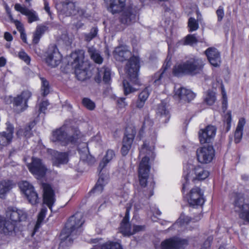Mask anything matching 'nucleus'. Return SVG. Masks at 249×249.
Listing matches in <instances>:
<instances>
[{
	"label": "nucleus",
	"mask_w": 249,
	"mask_h": 249,
	"mask_svg": "<svg viewBox=\"0 0 249 249\" xmlns=\"http://www.w3.org/2000/svg\"><path fill=\"white\" fill-rule=\"evenodd\" d=\"M153 150L147 143H144L140 150L139 155L142 158L138 168L139 180L141 188L136 194V197L141 202L147 200L153 195L154 186L150 185L149 188L146 187L150 169L149 159L153 157Z\"/></svg>",
	"instance_id": "nucleus-1"
},
{
	"label": "nucleus",
	"mask_w": 249,
	"mask_h": 249,
	"mask_svg": "<svg viewBox=\"0 0 249 249\" xmlns=\"http://www.w3.org/2000/svg\"><path fill=\"white\" fill-rule=\"evenodd\" d=\"M204 65L202 59L197 57L190 58L183 63L175 66L173 73L177 76L182 74L195 75L202 71Z\"/></svg>",
	"instance_id": "nucleus-2"
},
{
	"label": "nucleus",
	"mask_w": 249,
	"mask_h": 249,
	"mask_svg": "<svg viewBox=\"0 0 249 249\" xmlns=\"http://www.w3.org/2000/svg\"><path fill=\"white\" fill-rule=\"evenodd\" d=\"M83 214L80 213H77L71 216L66 224L65 228L62 230L61 236L62 241L60 243L59 249L65 244L66 240L70 236H73L78 231V229L84 223L83 219Z\"/></svg>",
	"instance_id": "nucleus-3"
},
{
	"label": "nucleus",
	"mask_w": 249,
	"mask_h": 249,
	"mask_svg": "<svg viewBox=\"0 0 249 249\" xmlns=\"http://www.w3.org/2000/svg\"><path fill=\"white\" fill-rule=\"evenodd\" d=\"M82 134L79 129L74 128L73 134L67 137V134L63 127L60 128L52 133L51 140L54 142H59L62 145H66L69 143H74L80 139Z\"/></svg>",
	"instance_id": "nucleus-4"
},
{
	"label": "nucleus",
	"mask_w": 249,
	"mask_h": 249,
	"mask_svg": "<svg viewBox=\"0 0 249 249\" xmlns=\"http://www.w3.org/2000/svg\"><path fill=\"white\" fill-rule=\"evenodd\" d=\"M61 13L67 17H75L76 18L85 17L86 14L84 9L70 0H65L62 2Z\"/></svg>",
	"instance_id": "nucleus-5"
},
{
	"label": "nucleus",
	"mask_w": 249,
	"mask_h": 249,
	"mask_svg": "<svg viewBox=\"0 0 249 249\" xmlns=\"http://www.w3.org/2000/svg\"><path fill=\"white\" fill-rule=\"evenodd\" d=\"M140 60L136 56H132L128 61L125 70L129 76L130 80L135 85H140L138 78V72L140 68Z\"/></svg>",
	"instance_id": "nucleus-6"
},
{
	"label": "nucleus",
	"mask_w": 249,
	"mask_h": 249,
	"mask_svg": "<svg viewBox=\"0 0 249 249\" xmlns=\"http://www.w3.org/2000/svg\"><path fill=\"white\" fill-rule=\"evenodd\" d=\"M72 67L75 69V73L77 79L83 81L87 78V71L89 67L88 62L84 61V56H77L72 63Z\"/></svg>",
	"instance_id": "nucleus-7"
},
{
	"label": "nucleus",
	"mask_w": 249,
	"mask_h": 249,
	"mask_svg": "<svg viewBox=\"0 0 249 249\" xmlns=\"http://www.w3.org/2000/svg\"><path fill=\"white\" fill-rule=\"evenodd\" d=\"M18 186L31 204L35 205L39 202L38 195L31 184L26 181H22L18 183Z\"/></svg>",
	"instance_id": "nucleus-8"
},
{
	"label": "nucleus",
	"mask_w": 249,
	"mask_h": 249,
	"mask_svg": "<svg viewBox=\"0 0 249 249\" xmlns=\"http://www.w3.org/2000/svg\"><path fill=\"white\" fill-rule=\"evenodd\" d=\"M214 155V149L211 145L202 146L196 150L197 160L201 163L207 164L211 162Z\"/></svg>",
	"instance_id": "nucleus-9"
},
{
	"label": "nucleus",
	"mask_w": 249,
	"mask_h": 249,
	"mask_svg": "<svg viewBox=\"0 0 249 249\" xmlns=\"http://www.w3.org/2000/svg\"><path fill=\"white\" fill-rule=\"evenodd\" d=\"M62 56L56 46H49L46 53L45 61L47 64L51 67H55L60 63Z\"/></svg>",
	"instance_id": "nucleus-10"
},
{
	"label": "nucleus",
	"mask_w": 249,
	"mask_h": 249,
	"mask_svg": "<svg viewBox=\"0 0 249 249\" xmlns=\"http://www.w3.org/2000/svg\"><path fill=\"white\" fill-rule=\"evenodd\" d=\"M31 96L32 93L30 91L25 90L14 99V107L16 112L20 113L27 107V102Z\"/></svg>",
	"instance_id": "nucleus-11"
},
{
	"label": "nucleus",
	"mask_w": 249,
	"mask_h": 249,
	"mask_svg": "<svg viewBox=\"0 0 249 249\" xmlns=\"http://www.w3.org/2000/svg\"><path fill=\"white\" fill-rule=\"evenodd\" d=\"M192 175L194 174L195 176L191 177L190 173H187L186 175H184V178L185 180V182L183 184L182 190L184 191L187 188L188 183V181L190 179L194 180L195 179L197 180H203L206 178L209 175V173L208 171L204 169L202 167L200 166H196L194 168L192 171Z\"/></svg>",
	"instance_id": "nucleus-12"
},
{
	"label": "nucleus",
	"mask_w": 249,
	"mask_h": 249,
	"mask_svg": "<svg viewBox=\"0 0 249 249\" xmlns=\"http://www.w3.org/2000/svg\"><path fill=\"white\" fill-rule=\"evenodd\" d=\"M27 166L30 172L37 178L43 177L46 174L47 168L38 158H33L31 163L28 164Z\"/></svg>",
	"instance_id": "nucleus-13"
},
{
	"label": "nucleus",
	"mask_w": 249,
	"mask_h": 249,
	"mask_svg": "<svg viewBox=\"0 0 249 249\" xmlns=\"http://www.w3.org/2000/svg\"><path fill=\"white\" fill-rule=\"evenodd\" d=\"M187 245V240L173 237L162 241L160 245V249H182Z\"/></svg>",
	"instance_id": "nucleus-14"
},
{
	"label": "nucleus",
	"mask_w": 249,
	"mask_h": 249,
	"mask_svg": "<svg viewBox=\"0 0 249 249\" xmlns=\"http://www.w3.org/2000/svg\"><path fill=\"white\" fill-rule=\"evenodd\" d=\"M5 130L0 132V147H6L10 145L14 139V127L10 122L6 123Z\"/></svg>",
	"instance_id": "nucleus-15"
},
{
	"label": "nucleus",
	"mask_w": 249,
	"mask_h": 249,
	"mask_svg": "<svg viewBox=\"0 0 249 249\" xmlns=\"http://www.w3.org/2000/svg\"><path fill=\"white\" fill-rule=\"evenodd\" d=\"M27 217V214L23 210L9 208L6 212L5 218L15 224L18 222L25 221Z\"/></svg>",
	"instance_id": "nucleus-16"
},
{
	"label": "nucleus",
	"mask_w": 249,
	"mask_h": 249,
	"mask_svg": "<svg viewBox=\"0 0 249 249\" xmlns=\"http://www.w3.org/2000/svg\"><path fill=\"white\" fill-rule=\"evenodd\" d=\"M188 201L189 204L193 207L202 206L205 201L203 193L199 187L193 188L190 192Z\"/></svg>",
	"instance_id": "nucleus-17"
},
{
	"label": "nucleus",
	"mask_w": 249,
	"mask_h": 249,
	"mask_svg": "<svg viewBox=\"0 0 249 249\" xmlns=\"http://www.w3.org/2000/svg\"><path fill=\"white\" fill-rule=\"evenodd\" d=\"M136 134V132L133 129H127L125 130L123 140V146L121 152L123 156H125L128 153L131 147L132 143Z\"/></svg>",
	"instance_id": "nucleus-18"
},
{
	"label": "nucleus",
	"mask_w": 249,
	"mask_h": 249,
	"mask_svg": "<svg viewBox=\"0 0 249 249\" xmlns=\"http://www.w3.org/2000/svg\"><path fill=\"white\" fill-rule=\"evenodd\" d=\"M216 128L213 125H208L205 129L200 130L199 139L201 143H209L214 138Z\"/></svg>",
	"instance_id": "nucleus-19"
},
{
	"label": "nucleus",
	"mask_w": 249,
	"mask_h": 249,
	"mask_svg": "<svg viewBox=\"0 0 249 249\" xmlns=\"http://www.w3.org/2000/svg\"><path fill=\"white\" fill-rule=\"evenodd\" d=\"M43 190V201L49 209L52 210V207L55 201V194L51 186L46 183L42 184Z\"/></svg>",
	"instance_id": "nucleus-20"
},
{
	"label": "nucleus",
	"mask_w": 249,
	"mask_h": 249,
	"mask_svg": "<svg viewBox=\"0 0 249 249\" xmlns=\"http://www.w3.org/2000/svg\"><path fill=\"white\" fill-rule=\"evenodd\" d=\"M16 224L6 218L0 217V233L7 236L15 235Z\"/></svg>",
	"instance_id": "nucleus-21"
},
{
	"label": "nucleus",
	"mask_w": 249,
	"mask_h": 249,
	"mask_svg": "<svg viewBox=\"0 0 249 249\" xmlns=\"http://www.w3.org/2000/svg\"><path fill=\"white\" fill-rule=\"evenodd\" d=\"M175 98L182 103L189 102L194 99L195 94L191 90L183 87H179L177 89L175 87Z\"/></svg>",
	"instance_id": "nucleus-22"
},
{
	"label": "nucleus",
	"mask_w": 249,
	"mask_h": 249,
	"mask_svg": "<svg viewBox=\"0 0 249 249\" xmlns=\"http://www.w3.org/2000/svg\"><path fill=\"white\" fill-rule=\"evenodd\" d=\"M233 195L234 198L233 204L236 212L239 214L249 209V203L245 201L243 194L235 193Z\"/></svg>",
	"instance_id": "nucleus-23"
},
{
	"label": "nucleus",
	"mask_w": 249,
	"mask_h": 249,
	"mask_svg": "<svg viewBox=\"0 0 249 249\" xmlns=\"http://www.w3.org/2000/svg\"><path fill=\"white\" fill-rule=\"evenodd\" d=\"M15 9L27 17L28 22L31 23L33 22L37 21L39 20L37 13L33 9H29L25 7L21 6L19 3L15 5Z\"/></svg>",
	"instance_id": "nucleus-24"
},
{
	"label": "nucleus",
	"mask_w": 249,
	"mask_h": 249,
	"mask_svg": "<svg viewBox=\"0 0 249 249\" xmlns=\"http://www.w3.org/2000/svg\"><path fill=\"white\" fill-rule=\"evenodd\" d=\"M208 59L211 64L218 67L221 63L220 55L217 50L214 48H209L205 52Z\"/></svg>",
	"instance_id": "nucleus-25"
},
{
	"label": "nucleus",
	"mask_w": 249,
	"mask_h": 249,
	"mask_svg": "<svg viewBox=\"0 0 249 249\" xmlns=\"http://www.w3.org/2000/svg\"><path fill=\"white\" fill-rule=\"evenodd\" d=\"M108 5L107 10L112 14L121 12L124 9L126 0H106Z\"/></svg>",
	"instance_id": "nucleus-26"
},
{
	"label": "nucleus",
	"mask_w": 249,
	"mask_h": 249,
	"mask_svg": "<svg viewBox=\"0 0 249 249\" xmlns=\"http://www.w3.org/2000/svg\"><path fill=\"white\" fill-rule=\"evenodd\" d=\"M113 55L117 60L124 61L130 57L131 53L127 46H120L115 49Z\"/></svg>",
	"instance_id": "nucleus-27"
},
{
	"label": "nucleus",
	"mask_w": 249,
	"mask_h": 249,
	"mask_svg": "<svg viewBox=\"0 0 249 249\" xmlns=\"http://www.w3.org/2000/svg\"><path fill=\"white\" fill-rule=\"evenodd\" d=\"M120 17V22L124 24L130 25L136 18L135 12L130 8L124 9Z\"/></svg>",
	"instance_id": "nucleus-28"
},
{
	"label": "nucleus",
	"mask_w": 249,
	"mask_h": 249,
	"mask_svg": "<svg viewBox=\"0 0 249 249\" xmlns=\"http://www.w3.org/2000/svg\"><path fill=\"white\" fill-rule=\"evenodd\" d=\"M171 64L169 62H167L165 65L163 66V70L161 71H160L157 72L154 74L153 78V83L155 86L159 85L162 84L167 77V75L165 71L170 66Z\"/></svg>",
	"instance_id": "nucleus-29"
},
{
	"label": "nucleus",
	"mask_w": 249,
	"mask_h": 249,
	"mask_svg": "<svg viewBox=\"0 0 249 249\" xmlns=\"http://www.w3.org/2000/svg\"><path fill=\"white\" fill-rule=\"evenodd\" d=\"M110 70L108 68L103 67L98 70L97 75L95 77V80L97 83H100L102 79L106 83H108L111 79Z\"/></svg>",
	"instance_id": "nucleus-30"
},
{
	"label": "nucleus",
	"mask_w": 249,
	"mask_h": 249,
	"mask_svg": "<svg viewBox=\"0 0 249 249\" xmlns=\"http://www.w3.org/2000/svg\"><path fill=\"white\" fill-rule=\"evenodd\" d=\"M53 165L59 166L68 162V155L67 153L54 152L52 159Z\"/></svg>",
	"instance_id": "nucleus-31"
},
{
	"label": "nucleus",
	"mask_w": 249,
	"mask_h": 249,
	"mask_svg": "<svg viewBox=\"0 0 249 249\" xmlns=\"http://www.w3.org/2000/svg\"><path fill=\"white\" fill-rule=\"evenodd\" d=\"M115 152L111 149H108L105 155L104 156L101 161L100 162L98 170L100 171V173H101L102 170L107 166L115 158Z\"/></svg>",
	"instance_id": "nucleus-32"
},
{
	"label": "nucleus",
	"mask_w": 249,
	"mask_h": 249,
	"mask_svg": "<svg viewBox=\"0 0 249 249\" xmlns=\"http://www.w3.org/2000/svg\"><path fill=\"white\" fill-rule=\"evenodd\" d=\"M157 114L159 117L160 120L161 122L166 123L169 120L170 115L169 111L166 109L165 105L163 104L159 105Z\"/></svg>",
	"instance_id": "nucleus-33"
},
{
	"label": "nucleus",
	"mask_w": 249,
	"mask_h": 249,
	"mask_svg": "<svg viewBox=\"0 0 249 249\" xmlns=\"http://www.w3.org/2000/svg\"><path fill=\"white\" fill-rule=\"evenodd\" d=\"M245 123L244 118H241L238 122L234 134V141L236 143L239 142L242 138L243 130Z\"/></svg>",
	"instance_id": "nucleus-34"
},
{
	"label": "nucleus",
	"mask_w": 249,
	"mask_h": 249,
	"mask_svg": "<svg viewBox=\"0 0 249 249\" xmlns=\"http://www.w3.org/2000/svg\"><path fill=\"white\" fill-rule=\"evenodd\" d=\"M88 53L90 58L95 63L100 64L103 62V57L101 56L99 51L96 50L93 47H88Z\"/></svg>",
	"instance_id": "nucleus-35"
},
{
	"label": "nucleus",
	"mask_w": 249,
	"mask_h": 249,
	"mask_svg": "<svg viewBox=\"0 0 249 249\" xmlns=\"http://www.w3.org/2000/svg\"><path fill=\"white\" fill-rule=\"evenodd\" d=\"M100 177L98 181L94 187V188L92 190L93 193L99 194L101 193L104 189V186L107 183V177L106 176L105 177H102L101 173H99Z\"/></svg>",
	"instance_id": "nucleus-36"
},
{
	"label": "nucleus",
	"mask_w": 249,
	"mask_h": 249,
	"mask_svg": "<svg viewBox=\"0 0 249 249\" xmlns=\"http://www.w3.org/2000/svg\"><path fill=\"white\" fill-rule=\"evenodd\" d=\"M48 30V27L43 25L37 26L34 34L33 41L35 43H37L41 36Z\"/></svg>",
	"instance_id": "nucleus-37"
},
{
	"label": "nucleus",
	"mask_w": 249,
	"mask_h": 249,
	"mask_svg": "<svg viewBox=\"0 0 249 249\" xmlns=\"http://www.w3.org/2000/svg\"><path fill=\"white\" fill-rule=\"evenodd\" d=\"M78 150L80 154L81 160L85 161L87 160L89 157L88 155L89 150L88 148V144L86 142H83L79 144L78 146Z\"/></svg>",
	"instance_id": "nucleus-38"
},
{
	"label": "nucleus",
	"mask_w": 249,
	"mask_h": 249,
	"mask_svg": "<svg viewBox=\"0 0 249 249\" xmlns=\"http://www.w3.org/2000/svg\"><path fill=\"white\" fill-rule=\"evenodd\" d=\"M12 188L10 181H2L0 182V197L2 198L4 195Z\"/></svg>",
	"instance_id": "nucleus-39"
},
{
	"label": "nucleus",
	"mask_w": 249,
	"mask_h": 249,
	"mask_svg": "<svg viewBox=\"0 0 249 249\" xmlns=\"http://www.w3.org/2000/svg\"><path fill=\"white\" fill-rule=\"evenodd\" d=\"M120 231L124 235H132L131 228L129 221H122L120 228Z\"/></svg>",
	"instance_id": "nucleus-40"
},
{
	"label": "nucleus",
	"mask_w": 249,
	"mask_h": 249,
	"mask_svg": "<svg viewBox=\"0 0 249 249\" xmlns=\"http://www.w3.org/2000/svg\"><path fill=\"white\" fill-rule=\"evenodd\" d=\"M216 100L215 94L214 92L208 90L204 99L205 102L208 105H213Z\"/></svg>",
	"instance_id": "nucleus-41"
},
{
	"label": "nucleus",
	"mask_w": 249,
	"mask_h": 249,
	"mask_svg": "<svg viewBox=\"0 0 249 249\" xmlns=\"http://www.w3.org/2000/svg\"><path fill=\"white\" fill-rule=\"evenodd\" d=\"M41 91L42 95L45 96L50 92V85L49 82L44 78H41Z\"/></svg>",
	"instance_id": "nucleus-42"
},
{
	"label": "nucleus",
	"mask_w": 249,
	"mask_h": 249,
	"mask_svg": "<svg viewBox=\"0 0 249 249\" xmlns=\"http://www.w3.org/2000/svg\"><path fill=\"white\" fill-rule=\"evenodd\" d=\"M119 243L113 242H107L102 245L101 249H121Z\"/></svg>",
	"instance_id": "nucleus-43"
},
{
	"label": "nucleus",
	"mask_w": 249,
	"mask_h": 249,
	"mask_svg": "<svg viewBox=\"0 0 249 249\" xmlns=\"http://www.w3.org/2000/svg\"><path fill=\"white\" fill-rule=\"evenodd\" d=\"M123 84L125 95H127L136 90V89L131 86L126 80H124Z\"/></svg>",
	"instance_id": "nucleus-44"
},
{
	"label": "nucleus",
	"mask_w": 249,
	"mask_h": 249,
	"mask_svg": "<svg viewBox=\"0 0 249 249\" xmlns=\"http://www.w3.org/2000/svg\"><path fill=\"white\" fill-rule=\"evenodd\" d=\"M97 33L98 28L97 27L92 28L89 33L85 35V40L87 42H89L97 36Z\"/></svg>",
	"instance_id": "nucleus-45"
},
{
	"label": "nucleus",
	"mask_w": 249,
	"mask_h": 249,
	"mask_svg": "<svg viewBox=\"0 0 249 249\" xmlns=\"http://www.w3.org/2000/svg\"><path fill=\"white\" fill-rule=\"evenodd\" d=\"M188 26L190 32L196 31L199 27L197 21L193 18H190L188 20Z\"/></svg>",
	"instance_id": "nucleus-46"
},
{
	"label": "nucleus",
	"mask_w": 249,
	"mask_h": 249,
	"mask_svg": "<svg viewBox=\"0 0 249 249\" xmlns=\"http://www.w3.org/2000/svg\"><path fill=\"white\" fill-rule=\"evenodd\" d=\"M199 40L195 35H188L186 36L185 44L186 45H193L196 44Z\"/></svg>",
	"instance_id": "nucleus-47"
},
{
	"label": "nucleus",
	"mask_w": 249,
	"mask_h": 249,
	"mask_svg": "<svg viewBox=\"0 0 249 249\" xmlns=\"http://www.w3.org/2000/svg\"><path fill=\"white\" fill-rule=\"evenodd\" d=\"M47 211V208H43L41 209L40 213H39L38 215V218L36 222V225L35 229L38 228L39 227L40 224L42 222V221L44 220L46 213Z\"/></svg>",
	"instance_id": "nucleus-48"
},
{
	"label": "nucleus",
	"mask_w": 249,
	"mask_h": 249,
	"mask_svg": "<svg viewBox=\"0 0 249 249\" xmlns=\"http://www.w3.org/2000/svg\"><path fill=\"white\" fill-rule=\"evenodd\" d=\"M82 103L84 107L90 110H93L95 107V103L88 98H84L82 100Z\"/></svg>",
	"instance_id": "nucleus-49"
},
{
	"label": "nucleus",
	"mask_w": 249,
	"mask_h": 249,
	"mask_svg": "<svg viewBox=\"0 0 249 249\" xmlns=\"http://www.w3.org/2000/svg\"><path fill=\"white\" fill-rule=\"evenodd\" d=\"M192 219L191 218L188 216H185L184 214L182 213L177 222L175 223L174 225H178L179 223H180V225L187 224Z\"/></svg>",
	"instance_id": "nucleus-50"
},
{
	"label": "nucleus",
	"mask_w": 249,
	"mask_h": 249,
	"mask_svg": "<svg viewBox=\"0 0 249 249\" xmlns=\"http://www.w3.org/2000/svg\"><path fill=\"white\" fill-rule=\"evenodd\" d=\"M18 57L20 59L23 60L27 64H29L30 63L31 58L25 52L23 51L19 52Z\"/></svg>",
	"instance_id": "nucleus-51"
},
{
	"label": "nucleus",
	"mask_w": 249,
	"mask_h": 249,
	"mask_svg": "<svg viewBox=\"0 0 249 249\" xmlns=\"http://www.w3.org/2000/svg\"><path fill=\"white\" fill-rule=\"evenodd\" d=\"M149 95V90L148 88H145L140 93L138 98H139V99L140 100H143L145 102L147 99L148 98Z\"/></svg>",
	"instance_id": "nucleus-52"
},
{
	"label": "nucleus",
	"mask_w": 249,
	"mask_h": 249,
	"mask_svg": "<svg viewBox=\"0 0 249 249\" xmlns=\"http://www.w3.org/2000/svg\"><path fill=\"white\" fill-rule=\"evenodd\" d=\"M153 122L152 120L149 118V116H146L144 117L143 122L142 128L150 127L153 125Z\"/></svg>",
	"instance_id": "nucleus-53"
},
{
	"label": "nucleus",
	"mask_w": 249,
	"mask_h": 249,
	"mask_svg": "<svg viewBox=\"0 0 249 249\" xmlns=\"http://www.w3.org/2000/svg\"><path fill=\"white\" fill-rule=\"evenodd\" d=\"M213 240V237L211 236H209L203 243L200 249H210L211 243Z\"/></svg>",
	"instance_id": "nucleus-54"
},
{
	"label": "nucleus",
	"mask_w": 249,
	"mask_h": 249,
	"mask_svg": "<svg viewBox=\"0 0 249 249\" xmlns=\"http://www.w3.org/2000/svg\"><path fill=\"white\" fill-rule=\"evenodd\" d=\"M216 13L217 16L218 21H221L224 15L223 8L221 6H219L216 10Z\"/></svg>",
	"instance_id": "nucleus-55"
},
{
	"label": "nucleus",
	"mask_w": 249,
	"mask_h": 249,
	"mask_svg": "<svg viewBox=\"0 0 249 249\" xmlns=\"http://www.w3.org/2000/svg\"><path fill=\"white\" fill-rule=\"evenodd\" d=\"M145 230L144 226L134 225L133 229L131 230L132 235L138 232L143 231Z\"/></svg>",
	"instance_id": "nucleus-56"
},
{
	"label": "nucleus",
	"mask_w": 249,
	"mask_h": 249,
	"mask_svg": "<svg viewBox=\"0 0 249 249\" xmlns=\"http://www.w3.org/2000/svg\"><path fill=\"white\" fill-rule=\"evenodd\" d=\"M239 216L240 218L249 222V209L239 213Z\"/></svg>",
	"instance_id": "nucleus-57"
},
{
	"label": "nucleus",
	"mask_w": 249,
	"mask_h": 249,
	"mask_svg": "<svg viewBox=\"0 0 249 249\" xmlns=\"http://www.w3.org/2000/svg\"><path fill=\"white\" fill-rule=\"evenodd\" d=\"M49 105L48 101H44L41 102L39 105V111L40 113H44L47 109V106Z\"/></svg>",
	"instance_id": "nucleus-58"
},
{
	"label": "nucleus",
	"mask_w": 249,
	"mask_h": 249,
	"mask_svg": "<svg viewBox=\"0 0 249 249\" xmlns=\"http://www.w3.org/2000/svg\"><path fill=\"white\" fill-rule=\"evenodd\" d=\"M23 129L24 136L26 138L31 137L32 135L31 127L30 126H26L23 128Z\"/></svg>",
	"instance_id": "nucleus-59"
},
{
	"label": "nucleus",
	"mask_w": 249,
	"mask_h": 249,
	"mask_svg": "<svg viewBox=\"0 0 249 249\" xmlns=\"http://www.w3.org/2000/svg\"><path fill=\"white\" fill-rule=\"evenodd\" d=\"M14 23L17 27V29L19 32L24 31V27L23 24L18 20H14Z\"/></svg>",
	"instance_id": "nucleus-60"
},
{
	"label": "nucleus",
	"mask_w": 249,
	"mask_h": 249,
	"mask_svg": "<svg viewBox=\"0 0 249 249\" xmlns=\"http://www.w3.org/2000/svg\"><path fill=\"white\" fill-rule=\"evenodd\" d=\"M125 98H120L117 100V103L120 107H124L127 105L126 103L125 102Z\"/></svg>",
	"instance_id": "nucleus-61"
},
{
	"label": "nucleus",
	"mask_w": 249,
	"mask_h": 249,
	"mask_svg": "<svg viewBox=\"0 0 249 249\" xmlns=\"http://www.w3.org/2000/svg\"><path fill=\"white\" fill-rule=\"evenodd\" d=\"M131 208L130 206H127L126 207V210L125 212V216L124 217L122 221H129V211Z\"/></svg>",
	"instance_id": "nucleus-62"
},
{
	"label": "nucleus",
	"mask_w": 249,
	"mask_h": 249,
	"mask_svg": "<svg viewBox=\"0 0 249 249\" xmlns=\"http://www.w3.org/2000/svg\"><path fill=\"white\" fill-rule=\"evenodd\" d=\"M231 114H228V117L226 119V124H227V131H228L230 129V126H231Z\"/></svg>",
	"instance_id": "nucleus-63"
},
{
	"label": "nucleus",
	"mask_w": 249,
	"mask_h": 249,
	"mask_svg": "<svg viewBox=\"0 0 249 249\" xmlns=\"http://www.w3.org/2000/svg\"><path fill=\"white\" fill-rule=\"evenodd\" d=\"M145 102V101L140 100L139 98H138V100L136 102V106L137 108H141L144 106Z\"/></svg>",
	"instance_id": "nucleus-64"
}]
</instances>
